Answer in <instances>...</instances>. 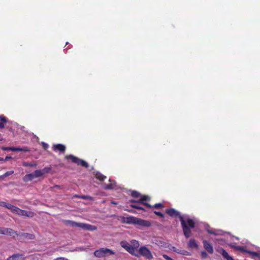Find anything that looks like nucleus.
<instances>
[{
	"label": "nucleus",
	"instance_id": "57",
	"mask_svg": "<svg viewBox=\"0 0 260 260\" xmlns=\"http://www.w3.org/2000/svg\"><path fill=\"white\" fill-rule=\"evenodd\" d=\"M7 260H10V259H7Z\"/></svg>",
	"mask_w": 260,
	"mask_h": 260
},
{
	"label": "nucleus",
	"instance_id": "36",
	"mask_svg": "<svg viewBox=\"0 0 260 260\" xmlns=\"http://www.w3.org/2000/svg\"><path fill=\"white\" fill-rule=\"evenodd\" d=\"M76 197H78L80 199H84V200H90V201L93 200L92 197L89 196H86V195H83L81 196H76Z\"/></svg>",
	"mask_w": 260,
	"mask_h": 260
},
{
	"label": "nucleus",
	"instance_id": "4",
	"mask_svg": "<svg viewBox=\"0 0 260 260\" xmlns=\"http://www.w3.org/2000/svg\"><path fill=\"white\" fill-rule=\"evenodd\" d=\"M65 158L68 160H71L72 162L76 164L78 166H81L85 168L89 167V164L86 161L81 159L72 154L66 155Z\"/></svg>",
	"mask_w": 260,
	"mask_h": 260
},
{
	"label": "nucleus",
	"instance_id": "41",
	"mask_svg": "<svg viewBox=\"0 0 260 260\" xmlns=\"http://www.w3.org/2000/svg\"><path fill=\"white\" fill-rule=\"evenodd\" d=\"M201 255L202 258H206L208 256V254L207 252L205 251H202L201 252Z\"/></svg>",
	"mask_w": 260,
	"mask_h": 260
},
{
	"label": "nucleus",
	"instance_id": "2",
	"mask_svg": "<svg viewBox=\"0 0 260 260\" xmlns=\"http://www.w3.org/2000/svg\"><path fill=\"white\" fill-rule=\"evenodd\" d=\"M122 223L138 225L143 227H149L151 226L150 221L135 217L133 216H128L126 217L119 216L118 218Z\"/></svg>",
	"mask_w": 260,
	"mask_h": 260
},
{
	"label": "nucleus",
	"instance_id": "24",
	"mask_svg": "<svg viewBox=\"0 0 260 260\" xmlns=\"http://www.w3.org/2000/svg\"><path fill=\"white\" fill-rule=\"evenodd\" d=\"M131 196L135 198H138L141 197V194L140 192L136 190H130Z\"/></svg>",
	"mask_w": 260,
	"mask_h": 260
},
{
	"label": "nucleus",
	"instance_id": "32",
	"mask_svg": "<svg viewBox=\"0 0 260 260\" xmlns=\"http://www.w3.org/2000/svg\"><path fill=\"white\" fill-rule=\"evenodd\" d=\"M130 207L133 208L137 209H138V210H142V211H146L143 207L139 206V205H138L137 204H131V205H130Z\"/></svg>",
	"mask_w": 260,
	"mask_h": 260
},
{
	"label": "nucleus",
	"instance_id": "56",
	"mask_svg": "<svg viewBox=\"0 0 260 260\" xmlns=\"http://www.w3.org/2000/svg\"><path fill=\"white\" fill-rule=\"evenodd\" d=\"M236 239L238 240V239H239V238H237V237H236Z\"/></svg>",
	"mask_w": 260,
	"mask_h": 260
},
{
	"label": "nucleus",
	"instance_id": "39",
	"mask_svg": "<svg viewBox=\"0 0 260 260\" xmlns=\"http://www.w3.org/2000/svg\"><path fill=\"white\" fill-rule=\"evenodd\" d=\"M11 230H12V229H11V228H5L4 235L10 236L11 235Z\"/></svg>",
	"mask_w": 260,
	"mask_h": 260
},
{
	"label": "nucleus",
	"instance_id": "40",
	"mask_svg": "<svg viewBox=\"0 0 260 260\" xmlns=\"http://www.w3.org/2000/svg\"><path fill=\"white\" fill-rule=\"evenodd\" d=\"M141 197L142 198L143 202H145V201H149L151 199V198L147 195L141 196Z\"/></svg>",
	"mask_w": 260,
	"mask_h": 260
},
{
	"label": "nucleus",
	"instance_id": "30",
	"mask_svg": "<svg viewBox=\"0 0 260 260\" xmlns=\"http://www.w3.org/2000/svg\"><path fill=\"white\" fill-rule=\"evenodd\" d=\"M41 170L42 173H43V175L44 174L49 173L51 170V167H45L44 168H43V169H41Z\"/></svg>",
	"mask_w": 260,
	"mask_h": 260
},
{
	"label": "nucleus",
	"instance_id": "45",
	"mask_svg": "<svg viewBox=\"0 0 260 260\" xmlns=\"http://www.w3.org/2000/svg\"><path fill=\"white\" fill-rule=\"evenodd\" d=\"M1 149L4 151H11V147H2Z\"/></svg>",
	"mask_w": 260,
	"mask_h": 260
},
{
	"label": "nucleus",
	"instance_id": "8",
	"mask_svg": "<svg viewBox=\"0 0 260 260\" xmlns=\"http://www.w3.org/2000/svg\"><path fill=\"white\" fill-rule=\"evenodd\" d=\"M15 213L19 215L29 217H32L34 216V213L32 212L22 210L18 207Z\"/></svg>",
	"mask_w": 260,
	"mask_h": 260
},
{
	"label": "nucleus",
	"instance_id": "52",
	"mask_svg": "<svg viewBox=\"0 0 260 260\" xmlns=\"http://www.w3.org/2000/svg\"><path fill=\"white\" fill-rule=\"evenodd\" d=\"M256 260H260V252H259L258 256H257Z\"/></svg>",
	"mask_w": 260,
	"mask_h": 260
},
{
	"label": "nucleus",
	"instance_id": "51",
	"mask_svg": "<svg viewBox=\"0 0 260 260\" xmlns=\"http://www.w3.org/2000/svg\"><path fill=\"white\" fill-rule=\"evenodd\" d=\"M53 188H56L60 189L61 186L59 185H55L53 186Z\"/></svg>",
	"mask_w": 260,
	"mask_h": 260
},
{
	"label": "nucleus",
	"instance_id": "43",
	"mask_svg": "<svg viewBox=\"0 0 260 260\" xmlns=\"http://www.w3.org/2000/svg\"><path fill=\"white\" fill-rule=\"evenodd\" d=\"M41 145L44 149L46 150L48 147L49 145L47 143L42 142Z\"/></svg>",
	"mask_w": 260,
	"mask_h": 260
},
{
	"label": "nucleus",
	"instance_id": "53",
	"mask_svg": "<svg viewBox=\"0 0 260 260\" xmlns=\"http://www.w3.org/2000/svg\"><path fill=\"white\" fill-rule=\"evenodd\" d=\"M175 248H176L175 247H173L172 250L174 251V250H175Z\"/></svg>",
	"mask_w": 260,
	"mask_h": 260
},
{
	"label": "nucleus",
	"instance_id": "20",
	"mask_svg": "<svg viewBox=\"0 0 260 260\" xmlns=\"http://www.w3.org/2000/svg\"><path fill=\"white\" fill-rule=\"evenodd\" d=\"M131 244H132V247L134 248V250H135V252H138L137 249L139 246V243L138 241L135 240H133L131 241Z\"/></svg>",
	"mask_w": 260,
	"mask_h": 260
},
{
	"label": "nucleus",
	"instance_id": "11",
	"mask_svg": "<svg viewBox=\"0 0 260 260\" xmlns=\"http://www.w3.org/2000/svg\"><path fill=\"white\" fill-rule=\"evenodd\" d=\"M64 223L66 225L71 227H78L80 228L81 223L76 222L74 221L70 220H64Z\"/></svg>",
	"mask_w": 260,
	"mask_h": 260
},
{
	"label": "nucleus",
	"instance_id": "9",
	"mask_svg": "<svg viewBox=\"0 0 260 260\" xmlns=\"http://www.w3.org/2000/svg\"><path fill=\"white\" fill-rule=\"evenodd\" d=\"M52 148L54 151H59L60 153H64L66 147L63 144H57L53 145Z\"/></svg>",
	"mask_w": 260,
	"mask_h": 260
},
{
	"label": "nucleus",
	"instance_id": "16",
	"mask_svg": "<svg viewBox=\"0 0 260 260\" xmlns=\"http://www.w3.org/2000/svg\"><path fill=\"white\" fill-rule=\"evenodd\" d=\"M198 244L196 242V240L194 239H191L189 240L188 243V247L190 248H198Z\"/></svg>",
	"mask_w": 260,
	"mask_h": 260
},
{
	"label": "nucleus",
	"instance_id": "23",
	"mask_svg": "<svg viewBox=\"0 0 260 260\" xmlns=\"http://www.w3.org/2000/svg\"><path fill=\"white\" fill-rule=\"evenodd\" d=\"M35 178L40 177L43 176V173L41 170H37L32 173Z\"/></svg>",
	"mask_w": 260,
	"mask_h": 260
},
{
	"label": "nucleus",
	"instance_id": "22",
	"mask_svg": "<svg viewBox=\"0 0 260 260\" xmlns=\"http://www.w3.org/2000/svg\"><path fill=\"white\" fill-rule=\"evenodd\" d=\"M174 252H175L177 253H178V254H182V255H189V252H187V251L184 250H179L177 248H175V250H174Z\"/></svg>",
	"mask_w": 260,
	"mask_h": 260
},
{
	"label": "nucleus",
	"instance_id": "29",
	"mask_svg": "<svg viewBox=\"0 0 260 260\" xmlns=\"http://www.w3.org/2000/svg\"><path fill=\"white\" fill-rule=\"evenodd\" d=\"M164 207V205L162 203H156L155 205L152 206L151 207H149V208H154V209H161Z\"/></svg>",
	"mask_w": 260,
	"mask_h": 260
},
{
	"label": "nucleus",
	"instance_id": "38",
	"mask_svg": "<svg viewBox=\"0 0 260 260\" xmlns=\"http://www.w3.org/2000/svg\"><path fill=\"white\" fill-rule=\"evenodd\" d=\"M18 234H19V233H18L17 232L15 231V230L12 229L11 232V235L10 236H12L14 239H15L16 237L19 238Z\"/></svg>",
	"mask_w": 260,
	"mask_h": 260
},
{
	"label": "nucleus",
	"instance_id": "6",
	"mask_svg": "<svg viewBox=\"0 0 260 260\" xmlns=\"http://www.w3.org/2000/svg\"><path fill=\"white\" fill-rule=\"evenodd\" d=\"M120 245L122 247L124 248L127 252H128L130 254L133 255H137L135 254L136 252H135V250L134 248L132 247V245L129 244L126 241H122L120 242Z\"/></svg>",
	"mask_w": 260,
	"mask_h": 260
},
{
	"label": "nucleus",
	"instance_id": "48",
	"mask_svg": "<svg viewBox=\"0 0 260 260\" xmlns=\"http://www.w3.org/2000/svg\"><path fill=\"white\" fill-rule=\"evenodd\" d=\"M126 211H127L128 212L132 213H134V214L136 213V211L133 209H127V210H126Z\"/></svg>",
	"mask_w": 260,
	"mask_h": 260
},
{
	"label": "nucleus",
	"instance_id": "1",
	"mask_svg": "<svg viewBox=\"0 0 260 260\" xmlns=\"http://www.w3.org/2000/svg\"><path fill=\"white\" fill-rule=\"evenodd\" d=\"M165 212L171 217H179L185 237L187 239L189 238L191 236V229L195 227V222L193 220L190 218L187 215H180V213L174 208L167 209Z\"/></svg>",
	"mask_w": 260,
	"mask_h": 260
},
{
	"label": "nucleus",
	"instance_id": "25",
	"mask_svg": "<svg viewBox=\"0 0 260 260\" xmlns=\"http://www.w3.org/2000/svg\"><path fill=\"white\" fill-rule=\"evenodd\" d=\"M6 208L9 209L12 212L15 213L17 208V207H16L12 204L8 203Z\"/></svg>",
	"mask_w": 260,
	"mask_h": 260
},
{
	"label": "nucleus",
	"instance_id": "31",
	"mask_svg": "<svg viewBox=\"0 0 260 260\" xmlns=\"http://www.w3.org/2000/svg\"><path fill=\"white\" fill-rule=\"evenodd\" d=\"M130 207L133 208L137 209H138V210H142V211H146L143 207L139 206V205H138L137 204H131V205H130Z\"/></svg>",
	"mask_w": 260,
	"mask_h": 260
},
{
	"label": "nucleus",
	"instance_id": "18",
	"mask_svg": "<svg viewBox=\"0 0 260 260\" xmlns=\"http://www.w3.org/2000/svg\"><path fill=\"white\" fill-rule=\"evenodd\" d=\"M8 122V119L3 115H0V128L5 127V123Z\"/></svg>",
	"mask_w": 260,
	"mask_h": 260
},
{
	"label": "nucleus",
	"instance_id": "42",
	"mask_svg": "<svg viewBox=\"0 0 260 260\" xmlns=\"http://www.w3.org/2000/svg\"><path fill=\"white\" fill-rule=\"evenodd\" d=\"M154 213L161 218H164L165 217L164 214L160 212L154 211Z\"/></svg>",
	"mask_w": 260,
	"mask_h": 260
},
{
	"label": "nucleus",
	"instance_id": "46",
	"mask_svg": "<svg viewBox=\"0 0 260 260\" xmlns=\"http://www.w3.org/2000/svg\"><path fill=\"white\" fill-rule=\"evenodd\" d=\"M163 257L166 259V260H173V259H172L171 257H170V256H169L168 255H167V254H164L163 255Z\"/></svg>",
	"mask_w": 260,
	"mask_h": 260
},
{
	"label": "nucleus",
	"instance_id": "37",
	"mask_svg": "<svg viewBox=\"0 0 260 260\" xmlns=\"http://www.w3.org/2000/svg\"><path fill=\"white\" fill-rule=\"evenodd\" d=\"M234 248L236 250H239L242 252H246V253H247V251H248V250L245 249V248L243 246H235Z\"/></svg>",
	"mask_w": 260,
	"mask_h": 260
},
{
	"label": "nucleus",
	"instance_id": "47",
	"mask_svg": "<svg viewBox=\"0 0 260 260\" xmlns=\"http://www.w3.org/2000/svg\"><path fill=\"white\" fill-rule=\"evenodd\" d=\"M4 230H5V228L0 227V234L4 235Z\"/></svg>",
	"mask_w": 260,
	"mask_h": 260
},
{
	"label": "nucleus",
	"instance_id": "34",
	"mask_svg": "<svg viewBox=\"0 0 260 260\" xmlns=\"http://www.w3.org/2000/svg\"><path fill=\"white\" fill-rule=\"evenodd\" d=\"M104 189H112L114 188V183H109L107 184L104 185Z\"/></svg>",
	"mask_w": 260,
	"mask_h": 260
},
{
	"label": "nucleus",
	"instance_id": "14",
	"mask_svg": "<svg viewBox=\"0 0 260 260\" xmlns=\"http://www.w3.org/2000/svg\"><path fill=\"white\" fill-rule=\"evenodd\" d=\"M80 228L85 229L88 231H93L95 230L96 228L94 225H92L89 224L81 223Z\"/></svg>",
	"mask_w": 260,
	"mask_h": 260
},
{
	"label": "nucleus",
	"instance_id": "19",
	"mask_svg": "<svg viewBox=\"0 0 260 260\" xmlns=\"http://www.w3.org/2000/svg\"><path fill=\"white\" fill-rule=\"evenodd\" d=\"M34 177L33 176V174L32 173H30V174H26L25 175L23 178V180L24 182H28V181H31L32 180H33L34 179Z\"/></svg>",
	"mask_w": 260,
	"mask_h": 260
},
{
	"label": "nucleus",
	"instance_id": "12",
	"mask_svg": "<svg viewBox=\"0 0 260 260\" xmlns=\"http://www.w3.org/2000/svg\"><path fill=\"white\" fill-rule=\"evenodd\" d=\"M24 254L19 253L14 254L8 258L10 260H24Z\"/></svg>",
	"mask_w": 260,
	"mask_h": 260
},
{
	"label": "nucleus",
	"instance_id": "44",
	"mask_svg": "<svg viewBox=\"0 0 260 260\" xmlns=\"http://www.w3.org/2000/svg\"><path fill=\"white\" fill-rule=\"evenodd\" d=\"M7 204H8V203H7L6 202H3V201H1L0 202V206L6 208L7 206Z\"/></svg>",
	"mask_w": 260,
	"mask_h": 260
},
{
	"label": "nucleus",
	"instance_id": "28",
	"mask_svg": "<svg viewBox=\"0 0 260 260\" xmlns=\"http://www.w3.org/2000/svg\"><path fill=\"white\" fill-rule=\"evenodd\" d=\"M22 165L24 167H36L37 166V164H35V163H34V162H27V161H24L22 163Z\"/></svg>",
	"mask_w": 260,
	"mask_h": 260
},
{
	"label": "nucleus",
	"instance_id": "26",
	"mask_svg": "<svg viewBox=\"0 0 260 260\" xmlns=\"http://www.w3.org/2000/svg\"><path fill=\"white\" fill-rule=\"evenodd\" d=\"M247 253H248L250 254L251 257L255 260L257 259V256H258L259 252H252L250 251L249 250L247 251Z\"/></svg>",
	"mask_w": 260,
	"mask_h": 260
},
{
	"label": "nucleus",
	"instance_id": "49",
	"mask_svg": "<svg viewBox=\"0 0 260 260\" xmlns=\"http://www.w3.org/2000/svg\"><path fill=\"white\" fill-rule=\"evenodd\" d=\"M129 202L133 203V204H136L137 203L136 200L133 199L129 200Z\"/></svg>",
	"mask_w": 260,
	"mask_h": 260
},
{
	"label": "nucleus",
	"instance_id": "54",
	"mask_svg": "<svg viewBox=\"0 0 260 260\" xmlns=\"http://www.w3.org/2000/svg\"><path fill=\"white\" fill-rule=\"evenodd\" d=\"M3 160H4V158L2 157H0V161H3Z\"/></svg>",
	"mask_w": 260,
	"mask_h": 260
},
{
	"label": "nucleus",
	"instance_id": "55",
	"mask_svg": "<svg viewBox=\"0 0 260 260\" xmlns=\"http://www.w3.org/2000/svg\"><path fill=\"white\" fill-rule=\"evenodd\" d=\"M112 203L113 204H114V205H117V204L116 202H112Z\"/></svg>",
	"mask_w": 260,
	"mask_h": 260
},
{
	"label": "nucleus",
	"instance_id": "3",
	"mask_svg": "<svg viewBox=\"0 0 260 260\" xmlns=\"http://www.w3.org/2000/svg\"><path fill=\"white\" fill-rule=\"evenodd\" d=\"M135 255L137 257H139L141 256L146 258L148 259H151L153 258V255L150 250L146 246H141L138 250V252H136Z\"/></svg>",
	"mask_w": 260,
	"mask_h": 260
},
{
	"label": "nucleus",
	"instance_id": "50",
	"mask_svg": "<svg viewBox=\"0 0 260 260\" xmlns=\"http://www.w3.org/2000/svg\"><path fill=\"white\" fill-rule=\"evenodd\" d=\"M11 158H12V157H11V156H6V157H5V159H4V160H3V161H7V160H8L9 159H11Z\"/></svg>",
	"mask_w": 260,
	"mask_h": 260
},
{
	"label": "nucleus",
	"instance_id": "7",
	"mask_svg": "<svg viewBox=\"0 0 260 260\" xmlns=\"http://www.w3.org/2000/svg\"><path fill=\"white\" fill-rule=\"evenodd\" d=\"M19 239L20 241H26L29 240H34L35 236L34 234L27 233H19Z\"/></svg>",
	"mask_w": 260,
	"mask_h": 260
},
{
	"label": "nucleus",
	"instance_id": "27",
	"mask_svg": "<svg viewBox=\"0 0 260 260\" xmlns=\"http://www.w3.org/2000/svg\"><path fill=\"white\" fill-rule=\"evenodd\" d=\"M136 202H137V203L143 204L147 207H151V205L150 204H149V203H147L146 202H143V200L141 197L140 199L136 200Z\"/></svg>",
	"mask_w": 260,
	"mask_h": 260
},
{
	"label": "nucleus",
	"instance_id": "10",
	"mask_svg": "<svg viewBox=\"0 0 260 260\" xmlns=\"http://www.w3.org/2000/svg\"><path fill=\"white\" fill-rule=\"evenodd\" d=\"M204 248L209 253L212 254L213 253V248L212 245L208 242L207 240H204L203 241Z\"/></svg>",
	"mask_w": 260,
	"mask_h": 260
},
{
	"label": "nucleus",
	"instance_id": "15",
	"mask_svg": "<svg viewBox=\"0 0 260 260\" xmlns=\"http://www.w3.org/2000/svg\"><path fill=\"white\" fill-rule=\"evenodd\" d=\"M206 231L208 232V233H209L210 234H212V235H222L221 231L215 230L212 229L209 226L206 228Z\"/></svg>",
	"mask_w": 260,
	"mask_h": 260
},
{
	"label": "nucleus",
	"instance_id": "17",
	"mask_svg": "<svg viewBox=\"0 0 260 260\" xmlns=\"http://www.w3.org/2000/svg\"><path fill=\"white\" fill-rule=\"evenodd\" d=\"M11 151H12L28 152V151H29V149L27 147H24L23 148L11 147Z\"/></svg>",
	"mask_w": 260,
	"mask_h": 260
},
{
	"label": "nucleus",
	"instance_id": "21",
	"mask_svg": "<svg viewBox=\"0 0 260 260\" xmlns=\"http://www.w3.org/2000/svg\"><path fill=\"white\" fill-rule=\"evenodd\" d=\"M95 176L96 179H99L100 181H103L104 179L106 178V177L101 174L99 172H96L95 174Z\"/></svg>",
	"mask_w": 260,
	"mask_h": 260
},
{
	"label": "nucleus",
	"instance_id": "33",
	"mask_svg": "<svg viewBox=\"0 0 260 260\" xmlns=\"http://www.w3.org/2000/svg\"><path fill=\"white\" fill-rule=\"evenodd\" d=\"M130 207L133 208L137 209H138V210H142V211H146L143 207L139 206V205H138L137 204H131V205H130Z\"/></svg>",
	"mask_w": 260,
	"mask_h": 260
},
{
	"label": "nucleus",
	"instance_id": "5",
	"mask_svg": "<svg viewBox=\"0 0 260 260\" xmlns=\"http://www.w3.org/2000/svg\"><path fill=\"white\" fill-rule=\"evenodd\" d=\"M108 253L111 255L114 254V252L112 250L107 248H102L94 252V255L97 257L105 256Z\"/></svg>",
	"mask_w": 260,
	"mask_h": 260
},
{
	"label": "nucleus",
	"instance_id": "13",
	"mask_svg": "<svg viewBox=\"0 0 260 260\" xmlns=\"http://www.w3.org/2000/svg\"><path fill=\"white\" fill-rule=\"evenodd\" d=\"M218 252L226 260H234L232 256L229 255L228 253L223 248H221L220 249H219L218 250Z\"/></svg>",
	"mask_w": 260,
	"mask_h": 260
},
{
	"label": "nucleus",
	"instance_id": "35",
	"mask_svg": "<svg viewBox=\"0 0 260 260\" xmlns=\"http://www.w3.org/2000/svg\"><path fill=\"white\" fill-rule=\"evenodd\" d=\"M13 173H14L13 171H10L6 172L3 175L0 176V179L6 178L11 175H12Z\"/></svg>",
	"mask_w": 260,
	"mask_h": 260
}]
</instances>
